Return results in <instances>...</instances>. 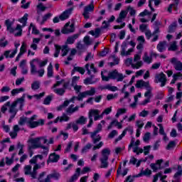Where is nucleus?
Masks as SVG:
<instances>
[{"label":"nucleus","mask_w":182,"mask_h":182,"mask_svg":"<svg viewBox=\"0 0 182 182\" xmlns=\"http://www.w3.org/2000/svg\"><path fill=\"white\" fill-rule=\"evenodd\" d=\"M87 119L83 116H81L77 121V124H85Z\"/></svg>","instance_id":"nucleus-33"},{"label":"nucleus","mask_w":182,"mask_h":182,"mask_svg":"<svg viewBox=\"0 0 182 182\" xmlns=\"http://www.w3.org/2000/svg\"><path fill=\"white\" fill-rule=\"evenodd\" d=\"M168 50H173V51H175V50H177V41H173L170 47L168 48Z\"/></svg>","instance_id":"nucleus-42"},{"label":"nucleus","mask_w":182,"mask_h":182,"mask_svg":"<svg viewBox=\"0 0 182 182\" xmlns=\"http://www.w3.org/2000/svg\"><path fill=\"white\" fill-rule=\"evenodd\" d=\"M127 66H132V69H140L143 66V61H138L136 63H133V58H129L125 60Z\"/></svg>","instance_id":"nucleus-7"},{"label":"nucleus","mask_w":182,"mask_h":182,"mask_svg":"<svg viewBox=\"0 0 182 182\" xmlns=\"http://www.w3.org/2000/svg\"><path fill=\"white\" fill-rule=\"evenodd\" d=\"M45 124V121L43 119H39L38 122L34 121H28L27 125L31 129H34V127H38V126L41 125L43 126Z\"/></svg>","instance_id":"nucleus-10"},{"label":"nucleus","mask_w":182,"mask_h":182,"mask_svg":"<svg viewBox=\"0 0 182 182\" xmlns=\"http://www.w3.org/2000/svg\"><path fill=\"white\" fill-rule=\"evenodd\" d=\"M96 95V89L95 87H91L90 90L85 91L82 92H80L78 95L77 100H83V97H86V96H95Z\"/></svg>","instance_id":"nucleus-6"},{"label":"nucleus","mask_w":182,"mask_h":182,"mask_svg":"<svg viewBox=\"0 0 182 182\" xmlns=\"http://www.w3.org/2000/svg\"><path fill=\"white\" fill-rule=\"evenodd\" d=\"M92 79H93V75H91V77H87L85 80H84L85 85H93L95 82L92 80Z\"/></svg>","instance_id":"nucleus-45"},{"label":"nucleus","mask_w":182,"mask_h":182,"mask_svg":"<svg viewBox=\"0 0 182 182\" xmlns=\"http://www.w3.org/2000/svg\"><path fill=\"white\" fill-rule=\"evenodd\" d=\"M48 77H52L53 76V65H52V63H50V65L48 67Z\"/></svg>","instance_id":"nucleus-28"},{"label":"nucleus","mask_w":182,"mask_h":182,"mask_svg":"<svg viewBox=\"0 0 182 182\" xmlns=\"http://www.w3.org/2000/svg\"><path fill=\"white\" fill-rule=\"evenodd\" d=\"M100 89L101 90H110L111 92H116L117 90H119V88H117V87L116 86H112L110 85V84H108L107 85L105 86H100Z\"/></svg>","instance_id":"nucleus-16"},{"label":"nucleus","mask_w":182,"mask_h":182,"mask_svg":"<svg viewBox=\"0 0 182 182\" xmlns=\"http://www.w3.org/2000/svg\"><path fill=\"white\" fill-rule=\"evenodd\" d=\"M117 70H114L108 73V76H109L110 79H117Z\"/></svg>","instance_id":"nucleus-30"},{"label":"nucleus","mask_w":182,"mask_h":182,"mask_svg":"<svg viewBox=\"0 0 182 182\" xmlns=\"http://www.w3.org/2000/svg\"><path fill=\"white\" fill-rule=\"evenodd\" d=\"M59 159H60V156L55 153L50 154L48 160V163H49V161H50V163H58Z\"/></svg>","instance_id":"nucleus-14"},{"label":"nucleus","mask_w":182,"mask_h":182,"mask_svg":"<svg viewBox=\"0 0 182 182\" xmlns=\"http://www.w3.org/2000/svg\"><path fill=\"white\" fill-rule=\"evenodd\" d=\"M31 28H33L32 33H34V35H38L39 30L36 29V27L32 23L30 24V27L28 28V31H31Z\"/></svg>","instance_id":"nucleus-39"},{"label":"nucleus","mask_w":182,"mask_h":182,"mask_svg":"<svg viewBox=\"0 0 182 182\" xmlns=\"http://www.w3.org/2000/svg\"><path fill=\"white\" fill-rule=\"evenodd\" d=\"M146 90L147 91L144 93V96H145V97H146V99L150 100L153 97V94L151 93L153 88H149V90Z\"/></svg>","instance_id":"nucleus-34"},{"label":"nucleus","mask_w":182,"mask_h":182,"mask_svg":"<svg viewBox=\"0 0 182 182\" xmlns=\"http://www.w3.org/2000/svg\"><path fill=\"white\" fill-rule=\"evenodd\" d=\"M167 45V43L166 41L160 42L157 45V49L159 52H163L164 50H166V46Z\"/></svg>","instance_id":"nucleus-21"},{"label":"nucleus","mask_w":182,"mask_h":182,"mask_svg":"<svg viewBox=\"0 0 182 182\" xmlns=\"http://www.w3.org/2000/svg\"><path fill=\"white\" fill-rule=\"evenodd\" d=\"M14 163V159L12 158L9 159V157H6V164L7 166H11Z\"/></svg>","instance_id":"nucleus-60"},{"label":"nucleus","mask_w":182,"mask_h":182,"mask_svg":"<svg viewBox=\"0 0 182 182\" xmlns=\"http://www.w3.org/2000/svg\"><path fill=\"white\" fill-rule=\"evenodd\" d=\"M142 60H144V62H145V63L150 64V63H151V62H153V58H151V55L149 56L147 53H144V56L142 57Z\"/></svg>","instance_id":"nucleus-19"},{"label":"nucleus","mask_w":182,"mask_h":182,"mask_svg":"<svg viewBox=\"0 0 182 182\" xmlns=\"http://www.w3.org/2000/svg\"><path fill=\"white\" fill-rule=\"evenodd\" d=\"M158 126L159 127V134H161L162 136H166V132H164V128L163 127V124H159Z\"/></svg>","instance_id":"nucleus-52"},{"label":"nucleus","mask_w":182,"mask_h":182,"mask_svg":"<svg viewBox=\"0 0 182 182\" xmlns=\"http://www.w3.org/2000/svg\"><path fill=\"white\" fill-rule=\"evenodd\" d=\"M46 175V172H42L38 176V182H50V178H54V180H59L60 177V173L58 172H53L52 173L48 174L46 178H43Z\"/></svg>","instance_id":"nucleus-4"},{"label":"nucleus","mask_w":182,"mask_h":182,"mask_svg":"<svg viewBox=\"0 0 182 182\" xmlns=\"http://www.w3.org/2000/svg\"><path fill=\"white\" fill-rule=\"evenodd\" d=\"M115 97H117V94H109L108 95H107V100H113V99H114Z\"/></svg>","instance_id":"nucleus-62"},{"label":"nucleus","mask_w":182,"mask_h":182,"mask_svg":"<svg viewBox=\"0 0 182 182\" xmlns=\"http://www.w3.org/2000/svg\"><path fill=\"white\" fill-rule=\"evenodd\" d=\"M150 136H151L150 132H146V133L144 134V137H143L144 141H145V142L149 141L150 140Z\"/></svg>","instance_id":"nucleus-53"},{"label":"nucleus","mask_w":182,"mask_h":182,"mask_svg":"<svg viewBox=\"0 0 182 182\" xmlns=\"http://www.w3.org/2000/svg\"><path fill=\"white\" fill-rule=\"evenodd\" d=\"M176 146V142L174 141H171L168 143L166 146L167 150H170V149H173V147Z\"/></svg>","instance_id":"nucleus-56"},{"label":"nucleus","mask_w":182,"mask_h":182,"mask_svg":"<svg viewBox=\"0 0 182 182\" xmlns=\"http://www.w3.org/2000/svg\"><path fill=\"white\" fill-rule=\"evenodd\" d=\"M70 117L66 114H63V116L60 118V122H69Z\"/></svg>","instance_id":"nucleus-50"},{"label":"nucleus","mask_w":182,"mask_h":182,"mask_svg":"<svg viewBox=\"0 0 182 182\" xmlns=\"http://www.w3.org/2000/svg\"><path fill=\"white\" fill-rule=\"evenodd\" d=\"M21 92H25V89L23 87L14 89L11 91L12 96H15V95H18V93H21Z\"/></svg>","instance_id":"nucleus-32"},{"label":"nucleus","mask_w":182,"mask_h":182,"mask_svg":"<svg viewBox=\"0 0 182 182\" xmlns=\"http://www.w3.org/2000/svg\"><path fill=\"white\" fill-rule=\"evenodd\" d=\"M41 140H43V144H46V143H48V139L46 136L30 139L28 142L31 143V146H28L29 150H32V149H45V146L42 145Z\"/></svg>","instance_id":"nucleus-1"},{"label":"nucleus","mask_w":182,"mask_h":182,"mask_svg":"<svg viewBox=\"0 0 182 182\" xmlns=\"http://www.w3.org/2000/svg\"><path fill=\"white\" fill-rule=\"evenodd\" d=\"M39 87H41V82H39V81H34L31 84V89L33 90H38V89H39Z\"/></svg>","instance_id":"nucleus-25"},{"label":"nucleus","mask_w":182,"mask_h":182,"mask_svg":"<svg viewBox=\"0 0 182 182\" xmlns=\"http://www.w3.org/2000/svg\"><path fill=\"white\" fill-rule=\"evenodd\" d=\"M73 107H75V105H70L68 108L66 109V113H68V114H72L75 113V111L73 110Z\"/></svg>","instance_id":"nucleus-48"},{"label":"nucleus","mask_w":182,"mask_h":182,"mask_svg":"<svg viewBox=\"0 0 182 182\" xmlns=\"http://www.w3.org/2000/svg\"><path fill=\"white\" fill-rule=\"evenodd\" d=\"M100 114V111H99V109H90L89 112V115L88 117L89 119H93V116L94 117L95 116H97V114Z\"/></svg>","instance_id":"nucleus-22"},{"label":"nucleus","mask_w":182,"mask_h":182,"mask_svg":"<svg viewBox=\"0 0 182 182\" xmlns=\"http://www.w3.org/2000/svg\"><path fill=\"white\" fill-rule=\"evenodd\" d=\"M61 50L63 52L62 56H66L70 50L69 46H68L67 45L63 46L61 48Z\"/></svg>","instance_id":"nucleus-31"},{"label":"nucleus","mask_w":182,"mask_h":182,"mask_svg":"<svg viewBox=\"0 0 182 182\" xmlns=\"http://www.w3.org/2000/svg\"><path fill=\"white\" fill-rule=\"evenodd\" d=\"M68 106H69V101L66 100L63 102V105H60L57 110H63V109H65V107H68Z\"/></svg>","instance_id":"nucleus-43"},{"label":"nucleus","mask_w":182,"mask_h":182,"mask_svg":"<svg viewBox=\"0 0 182 182\" xmlns=\"http://www.w3.org/2000/svg\"><path fill=\"white\" fill-rule=\"evenodd\" d=\"M11 106V102H7L4 105L2 106L1 110L2 113H5L6 110H8V108L6 107Z\"/></svg>","instance_id":"nucleus-49"},{"label":"nucleus","mask_w":182,"mask_h":182,"mask_svg":"<svg viewBox=\"0 0 182 182\" xmlns=\"http://www.w3.org/2000/svg\"><path fill=\"white\" fill-rule=\"evenodd\" d=\"M76 48L77 49V50H79L80 52H82V50H85L86 49V45L85 44H82L81 41L77 43V46Z\"/></svg>","instance_id":"nucleus-24"},{"label":"nucleus","mask_w":182,"mask_h":182,"mask_svg":"<svg viewBox=\"0 0 182 182\" xmlns=\"http://www.w3.org/2000/svg\"><path fill=\"white\" fill-rule=\"evenodd\" d=\"M25 123H28V117H20V119L18 121V124L20 126H23V124H25Z\"/></svg>","instance_id":"nucleus-37"},{"label":"nucleus","mask_w":182,"mask_h":182,"mask_svg":"<svg viewBox=\"0 0 182 182\" xmlns=\"http://www.w3.org/2000/svg\"><path fill=\"white\" fill-rule=\"evenodd\" d=\"M156 83H159L160 82L161 87L164 86H166V82H167V79L166 78V75L163 73H160L159 75H156Z\"/></svg>","instance_id":"nucleus-11"},{"label":"nucleus","mask_w":182,"mask_h":182,"mask_svg":"<svg viewBox=\"0 0 182 182\" xmlns=\"http://www.w3.org/2000/svg\"><path fill=\"white\" fill-rule=\"evenodd\" d=\"M102 124H98L97 127V129L91 133V138L92 139L93 144H96V143H99L100 140H102V136L100 135H97L96 137V134L99 133V132H102Z\"/></svg>","instance_id":"nucleus-5"},{"label":"nucleus","mask_w":182,"mask_h":182,"mask_svg":"<svg viewBox=\"0 0 182 182\" xmlns=\"http://www.w3.org/2000/svg\"><path fill=\"white\" fill-rule=\"evenodd\" d=\"M114 136H117V131L116 130H112L109 134L108 135L109 139H113Z\"/></svg>","instance_id":"nucleus-57"},{"label":"nucleus","mask_w":182,"mask_h":182,"mask_svg":"<svg viewBox=\"0 0 182 182\" xmlns=\"http://www.w3.org/2000/svg\"><path fill=\"white\" fill-rule=\"evenodd\" d=\"M94 55L92 54V53H88L87 56L85 57V62H87L88 60H92L93 59Z\"/></svg>","instance_id":"nucleus-61"},{"label":"nucleus","mask_w":182,"mask_h":182,"mask_svg":"<svg viewBox=\"0 0 182 182\" xmlns=\"http://www.w3.org/2000/svg\"><path fill=\"white\" fill-rule=\"evenodd\" d=\"M139 30L141 31V32H144V31H147V25L146 24H141L139 26Z\"/></svg>","instance_id":"nucleus-63"},{"label":"nucleus","mask_w":182,"mask_h":182,"mask_svg":"<svg viewBox=\"0 0 182 182\" xmlns=\"http://www.w3.org/2000/svg\"><path fill=\"white\" fill-rule=\"evenodd\" d=\"M32 170V166L31 165H27L24 167V173L26 176H29L31 174V171Z\"/></svg>","instance_id":"nucleus-35"},{"label":"nucleus","mask_w":182,"mask_h":182,"mask_svg":"<svg viewBox=\"0 0 182 182\" xmlns=\"http://www.w3.org/2000/svg\"><path fill=\"white\" fill-rule=\"evenodd\" d=\"M73 72H79V73H81V75H85V69L81 67H75L73 70Z\"/></svg>","instance_id":"nucleus-38"},{"label":"nucleus","mask_w":182,"mask_h":182,"mask_svg":"<svg viewBox=\"0 0 182 182\" xmlns=\"http://www.w3.org/2000/svg\"><path fill=\"white\" fill-rule=\"evenodd\" d=\"M5 25L7 28V31L10 33H14L15 31H18L17 33L14 34V36H22V26L20 24H18L16 27V28H12V26L14 25V22L11 21V20L7 19L5 21Z\"/></svg>","instance_id":"nucleus-2"},{"label":"nucleus","mask_w":182,"mask_h":182,"mask_svg":"<svg viewBox=\"0 0 182 182\" xmlns=\"http://www.w3.org/2000/svg\"><path fill=\"white\" fill-rule=\"evenodd\" d=\"M83 42L87 46L92 45V41H90V37L89 36L84 37Z\"/></svg>","instance_id":"nucleus-40"},{"label":"nucleus","mask_w":182,"mask_h":182,"mask_svg":"<svg viewBox=\"0 0 182 182\" xmlns=\"http://www.w3.org/2000/svg\"><path fill=\"white\" fill-rule=\"evenodd\" d=\"M119 16L120 18H122V19H124V18L127 16V11H126V10L122 11L119 13Z\"/></svg>","instance_id":"nucleus-54"},{"label":"nucleus","mask_w":182,"mask_h":182,"mask_svg":"<svg viewBox=\"0 0 182 182\" xmlns=\"http://www.w3.org/2000/svg\"><path fill=\"white\" fill-rule=\"evenodd\" d=\"M55 53H54V57L58 58V56H59V53H60V49H62V48L58 45H55Z\"/></svg>","instance_id":"nucleus-46"},{"label":"nucleus","mask_w":182,"mask_h":182,"mask_svg":"<svg viewBox=\"0 0 182 182\" xmlns=\"http://www.w3.org/2000/svg\"><path fill=\"white\" fill-rule=\"evenodd\" d=\"M25 102V94L21 98H18L16 101H14V103H16V105L19 103L20 109L22 110V107H23V103Z\"/></svg>","instance_id":"nucleus-20"},{"label":"nucleus","mask_w":182,"mask_h":182,"mask_svg":"<svg viewBox=\"0 0 182 182\" xmlns=\"http://www.w3.org/2000/svg\"><path fill=\"white\" fill-rule=\"evenodd\" d=\"M171 63L173 65V68L175 70H178L181 72L182 70V63L181 61L178 60L176 58H172L170 60Z\"/></svg>","instance_id":"nucleus-9"},{"label":"nucleus","mask_w":182,"mask_h":182,"mask_svg":"<svg viewBox=\"0 0 182 182\" xmlns=\"http://www.w3.org/2000/svg\"><path fill=\"white\" fill-rule=\"evenodd\" d=\"M92 149V144H87L82 149V153H86L87 150H90Z\"/></svg>","instance_id":"nucleus-47"},{"label":"nucleus","mask_w":182,"mask_h":182,"mask_svg":"<svg viewBox=\"0 0 182 182\" xmlns=\"http://www.w3.org/2000/svg\"><path fill=\"white\" fill-rule=\"evenodd\" d=\"M144 80H139L136 81V87H137V89H140V87H143V83H144Z\"/></svg>","instance_id":"nucleus-55"},{"label":"nucleus","mask_w":182,"mask_h":182,"mask_svg":"<svg viewBox=\"0 0 182 182\" xmlns=\"http://www.w3.org/2000/svg\"><path fill=\"white\" fill-rule=\"evenodd\" d=\"M9 112L11 114V119H14L15 116H16V113H18V109H16V102H13L11 105H10Z\"/></svg>","instance_id":"nucleus-12"},{"label":"nucleus","mask_w":182,"mask_h":182,"mask_svg":"<svg viewBox=\"0 0 182 182\" xmlns=\"http://www.w3.org/2000/svg\"><path fill=\"white\" fill-rule=\"evenodd\" d=\"M178 170L175 175L173 176V178H176V180H178L179 177L182 175V167L181 166H178Z\"/></svg>","instance_id":"nucleus-27"},{"label":"nucleus","mask_w":182,"mask_h":182,"mask_svg":"<svg viewBox=\"0 0 182 182\" xmlns=\"http://www.w3.org/2000/svg\"><path fill=\"white\" fill-rule=\"evenodd\" d=\"M52 99H53V95L47 96L43 101V104L44 105H50V102H52Z\"/></svg>","instance_id":"nucleus-36"},{"label":"nucleus","mask_w":182,"mask_h":182,"mask_svg":"<svg viewBox=\"0 0 182 182\" xmlns=\"http://www.w3.org/2000/svg\"><path fill=\"white\" fill-rule=\"evenodd\" d=\"M80 34H74L67 38V43L72 45V43H75V41L79 38Z\"/></svg>","instance_id":"nucleus-18"},{"label":"nucleus","mask_w":182,"mask_h":182,"mask_svg":"<svg viewBox=\"0 0 182 182\" xmlns=\"http://www.w3.org/2000/svg\"><path fill=\"white\" fill-rule=\"evenodd\" d=\"M163 159H159L156 161V164H151L150 167L153 169V171L156 173L161 167V163H163Z\"/></svg>","instance_id":"nucleus-13"},{"label":"nucleus","mask_w":182,"mask_h":182,"mask_svg":"<svg viewBox=\"0 0 182 182\" xmlns=\"http://www.w3.org/2000/svg\"><path fill=\"white\" fill-rule=\"evenodd\" d=\"M50 16H52V14H50V13H48V14H46L43 17V20L41 22V25H43V23H45V22H46L48 21V19H49V18H50Z\"/></svg>","instance_id":"nucleus-44"},{"label":"nucleus","mask_w":182,"mask_h":182,"mask_svg":"<svg viewBox=\"0 0 182 182\" xmlns=\"http://www.w3.org/2000/svg\"><path fill=\"white\" fill-rule=\"evenodd\" d=\"M28 14H26L21 18L19 19V22H21V23H23V26H26V21H28Z\"/></svg>","instance_id":"nucleus-29"},{"label":"nucleus","mask_w":182,"mask_h":182,"mask_svg":"<svg viewBox=\"0 0 182 182\" xmlns=\"http://www.w3.org/2000/svg\"><path fill=\"white\" fill-rule=\"evenodd\" d=\"M176 28H177V22H173L168 27V33H173V32H176Z\"/></svg>","instance_id":"nucleus-23"},{"label":"nucleus","mask_w":182,"mask_h":182,"mask_svg":"<svg viewBox=\"0 0 182 182\" xmlns=\"http://www.w3.org/2000/svg\"><path fill=\"white\" fill-rule=\"evenodd\" d=\"M79 79H80V77L74 76L72 79L71 86H75V85H76V82H77Z\"/></svg>","instance_id":"nucleus-59"},{"label":"nucleus","mask_w":182,"mask_h":182,"mask_svg":"<svg viewBox=\"0 0 182 182\" xmlns=\"http://www.w3.org/2000/svg\"><path fill=\"white\" fill-rule=\"evenodd\" d=\"M151 13H150L147 9H145L143 12H141L139 14V16H146L147 15H151Z\"/></svg>","instance_id":"nucleus-64"},{"label":"nucleus","mask_w":182,"mask_h":182,"mask_svg":"<svg viewBox=\"0 0 182 182\" xmlns=\"http://www.w3.org/2000/svg\"><path fill=\"white\" fill-rule=\"evenodd\" d=\"M72 11H73V9H69L68 10L65 11L63 14L60 16V21H65L69 18V16L70 14H72Z\"/></svg>","instance_id":"nucleus-15"},{"label":"nucleus","mask_w":182,"mask_h":182,"mask_svg":"<svg viewBox=\"0 0 182 182\" xmlns=\"http://www.w3.org/2000/svg\"><path fill=\"white\" fill-rule=\"evenodd\" d=\"M33 62H39V60L33 59V60L31 61L30 65H31V75H35V73H38V71L36 70V65H35V64H33Z\"/></svg>","instance_id":"nucleus-17"},{"label":"nucleus","mask_w":182,"mask_h":182,"mask_svg":"<svg viewBox=\"0 0 182 182\" xmlns=\"http://www.w3.org/2000/svg\"><path fill=\"white\" fill-rule=\"evenodd\" d=\"M127 11H129V14L131 16H134L136 15V10L133 9L132 6H129L127 7Z\"/></svg>","instance_id":"nucleus-51"},{"label":"nucleus","mask_w":182,"mask_h":182,"mask_svg":"<svg viewBox=\"0 0 182 182\" xmlns=\"http://www.w3.org/2000/svg\"><path fill=\"white\" fill-rule=\"evenodd\" d=\"M62 33L67 34V33H72V32H75V25L71 24L70 22L67 23L63 28L61 31Z\"/></svg>","instance_id":"nucleus-8"},{"label":"nucleus","mask_w":182,"mask_h":182,"mask_svg":"<svg viewBox=\"0 0 182 182\" xmlns=\"http://www.w3.org/2000/svg\"><path fill=\"white\" fill-rule=\"evenodd\" d=\"M102 156L100 159L101 162L100 168H107L109 167V156H110V149L109 148H106L102 150L101 151Z\"/></svg>","instance_id":"nucleus-3"},{"label":"nucleus","mask_w":182,"mask_h":182,"mask_svg":"<svg viewBox=\"0 0 182 182\" xmlns=\"http://www.w3.org/2000/svg\"><path fill=\"white\" fill-rule=\"evenodd\" d=\"M136 126H137L138 129H139L143 128V126H144V122H143V121H141V120H137L136 122Z\"/></svg>","instance_id":"nucleus-58"},{"label":"nucleus","mask_w":182,"mask_h":182,"mask_svg":"<svg viewBox=\"0 0 182 182\" xmlns=\"http://www.w3.org/2000/svg\"><path fill=\"white\" fill-rule=\"evenodd\" d=\"M95 11V6H93V4H91L84 9V12H87L89 14V12H93Z\"/></svg>","instance_id":"nucleus-26"},{"label":"nucleus","mask_w":182,"mask_h":182,"mask_svg":"<svg viewBox=\"0 0 182 182\" xmlns=\"http://www.w3.org/2000/svg\"><path fill=\"white\" fill-rule=\"evenodd\" d=\"M55 93H57V95H59L60 96H63L65 95V88H58L54 90Z\"/></svg>","instance_id":"nucleus-41"}]
</instances>
